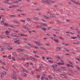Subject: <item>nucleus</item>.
<instances>
[{
    "label": "nucleus",
    "mask_w": 80,
    "mask_h": 80,
    "mask_svg": "<svg viewBox=\"0 0 80 80\" xmlns=\"http://www.w3.org/2000/svg\"><path fill=\"white\" fill-rule=\"evenodd\" d=\"M23 71L24 72H26V73H28V72L27 71V70L23 69Z\"/></svg>",
    "instance_id": "72a5a7b5"
},
{
    "label": "nucleus",
    "mask_w": 80,
    "mask_h": 80,
    "mask_svg": "<svg viewBox=\"0 0 80 80\" xmlns=\"http://www.w3.org/2000/svg\"><path fill=\"white\" fill-rule=\"evenodd\" d=\"M66 51H67V52H70V50H68L67 48H64V49Z\"/></svg>",
    "instance_id": "4c0bfd02"
},
{
    "label": "nucleus",
    "mask_w": 80,
    "mask_h": 80,
    "mask_svg": "<svg viewBox=\"0 0 80 80\" xmlns=\"http://www.w3.org/2000/svg\"><path fill=\"white\" fill-rule=\"evenodd\" d=\"M40 48V49H41L42 50H47V49L43 47H42L41 48Z\"/></svg>",
    "instance_id": "393cba45"
},
{
    "label": "nucleus",
    "mask_w": 80,
    "mask_h": 80,
    "mask_svg": "<svg viewBox=\"0 0 80 80\" xmlns=\"http://www.w3.org/2000/svg\"><path fill=\"white\" fill-rule=\"evenodd\" d=\"M73 43H74L75 44H77L78 43V42L77 41H74L73 42Z\"/></svg>",
    "instance_id": "c9c22d12"
},
{
    "label": "nucleus",
    "mask_w": 80,
    "mask_h": 80,
    "mask_svg": "<svg viewBox=\"0 0 80 80\" xmlns=\"http://www.w3.org/2000/svg\"><path fill=\"white\" fill-rule=\"evenodd\" d=\"M16 11H17V12H23V10L19 9H16Z\"/></svg>",
    "instance_id": "a211bd4d"
},
{
    "label": "nucleus",
    "mask_w": 80,
    "mask_h": 80,
    "mask_svg": "<svg viewBox=\"0 0 80 80\" xmlns=\"http://www.w3.org/2000/svg\"><path fill=\"white\" fill-rule=\"evenodd\" d=\"M43 25H44V26H47V24H45V23H43L42 24Z\"/></svg>",
    "instance_id": "0e129e2a"
},
{
    "label": "nucleus",
    "mask_w": 80,
    "mask_h": 80,
    "mask_svg": "<svg viewBox=\"0 0 80 80\" xmlns=\"http://www.w3.org/2000/svg\"><path fill=\"white\" fill-rule=\"evenodd\" d=\"M46 46H48L49 47H50V46H51L50 44H46Z\"/></svg>",
    "instance_id": "a18cd8bd"
},
{
    "label": "nucleus",
    "mask_w": 80,
    "mask_h": 80,
    "mask_svg": "<svg viewBox=\"0 0 80 80\" xmlns=\"http://www.w3.org/2000/svg\"><path fill=\"white\" fill-rule=\"evenodd\" d=\"M53 17H54V16L53 15H51L50 16V18H53Z\"/></svg>",
    "instance_id": "774afa93"
},
{
    "label": "nucleus",
    "mask_w": 80,
    "mask_h": 80,
    "mask_svg": "<svg viewBox=\"0 0 80 80\" xmlns=\"http://www.w3.org/2000/svg\"><path fill=\"white\" fill-rule=\"evenodd\" d=\"M49 1H50V2L52 3H56V2L55 1H53L52 0H51V1H50V0H49Z\"/></svg>",
    "instance_id": "c85d7f7f"
},
{
    "label": "nucleus",
    "mask_w": 80,
    "mask_h": 80,
    "mask_svg": "<svg viewBox=\"0 0 80 80\" xmlns=\"http://www.w3.org/2000/svg\"><path fill=\"white\" fill-rule=\"evenodd\" d=\"M34 5H35V6H38V4L37 3H35L34 4Z\"/></svg>",
    "instance_id": "bf43d9fd"
},
{
    "label": "nucleus",
    "mask_w": 80,
    "mask_h": 80,
    "mask_svg": "<svg viewBox=\"0 0 80 80\" xmlns=\"http://www.w3.org/2000/svg\"><path fill=\"white\" fill-rule=\"evenodd\" d=\"M4 45H5V46H8V45H10L11 44L10 43H4Z\"/></svg>",
    "instance_id": "0eeeda50"
},
{
    "label": "nucleus",
    "mask_w": 80,
    "mask_h": 80,
    "mask_svg": "<svg viewBox=\"0 0 80 80\" xmlns=\"http://www.w3.org/2000/svg\"><path fill=\"white\" fill-rule=\"evenodd\" d=\"M36 28H42V26L41 25H38L37 26H36Z\"/></svg>",
    "instance_id": "2eb2a0df"
},
{
    "label": "nucleus",
    "mask_w": 80,
    "mask_h": 80,
    "mask_svg": "<svg viewBox=\"0 0 80 80\" xmlns=\"http://www.w3.org/2000/svg\"><path fill=\"white\" fill-rule=\"evenodd\" d=\"M12 60H13V61H16L15 59V58H14V57H12Z\"/></svg>",
    "instance_id": "2f4dec72"
},
{
    "label": "nucleus",
    "mask_w": 80,
    "mask_h": 80,
    "mask_svg": "<svg viewBox=\"0 0 80 80\" xmlns=\"http://www.w3.org/2000/svg\"><path fill=\"white\" fill-rule=\"evenodd\" d=\"M8 58L10 60V58H11V55H9V56L8 57Z\"/></svg>",
    "instance_id": "ea45409f"
},
{
    "label": "nucleus",
    "mask_w": 80,
    "mask_h": 80,
    "mask_svg": "<svg viewBox=\"0 0 80 80\" xmlns=\"http://www.w3.org/2000/svg\"><path fill=\"white\" fill-rule=\"evenodd\" d=\"M41 76L40 75H38V76H36V78H40V77Z\"/></svg>",
    "instance_id": "c03bdc74"
},
{
    "label": "nucleus",
    "mask_w": 80,
    "mask_h": 80,
    "mask_svg": "<svg viewBox=\"0 0 80 80\" xmlns=\"http://www.w3.org/2000/svg\"><path fill=\"white\" fill-rule=\"evenodd\" d=\"M42 30L43 31H46V30H47V28H42Z\"/></svg>",
    "instance_id": "5701e85b"
},
{
    "label": "nucleus",
    "mask_w": 80,
    "mask_h": 80,
    "mask_svg": "<svg viewBox=\"0 0 80 80\" xmlns=\"http://www.w3.org/2000/svg\"><path fill=\"white\" fill-rule=\"evenodd\" d=\"M35 57L36 58H40V57L38 56H37V55H35Z\"/></svg>",
    "instance_id": "052dcab7"
},
{
    "label": "nucleus",
    "mask_w": 80,
    "mask_h": 80,
    "mask_svg": "<svg viewBox=\"0 0 80 80\" xmlns=\"http://www.w3.org/2000/svg\"><path fill=\"white\" fill-rule=\"evenodd\" d=\"M4 21H2L1 22V23H2V24H4Z\"/></svg>",
    "instance_id": "680f3d73"
},
{
    "label": "nucleus",
    "mask_w": 80,
    "mask_h": 80,
    "mask_svg": "<svg viewBox=\"0 0 80 80\" xmlns=\"http://www.w3.org/2000/svg\"><path fill=\"white\" fill-rule=\"evenodd\" d=\"M38 42H37V45H38V46H41L42 45H43V44H40V42H38Z\"/></svg>",
    "instance_id": "423d86ee"
},
{
    "label": "nucleus",
    "mask_w": 80,
    "mask_h": 80,
    "mask_svg": "<svg viewBox=\"0 0 80 80\" xmlns=\"http://www.w3.org/2000/svg\"><path fill=\"white\" fill-rule=\"evenodd\" d=\"M70 45V44L68 43L67 44H66V43H64L63 46H68V45Z\"/></svg>",
    "instance_id": "ddd939ff"
},
{
    "label": "nucleus",
    "mask_w": 80,
    "mask_h": 80,
    "mask_svg": "<svg viewBox=\"0 0 80 80\" xmlns=\"http://www.w3.org/2000/svg\"><path fill=\"white\" fill-rule=\"evenodd\" d=\"M13 3L15 4H18V1H14L13 2Z\"/></svg>",
    "instance_id": "9d476101"
},
{
    "label": "nucleus",
    "mask_w": 80,
    "mask_h": 80,
    "mask_svg": "<svg viewBox=\"0 0 80 80\" xmlns=\"http://www.w3.org/2000/svg\"><path fill=\"white\" fill-rule=\"evenodd\" d=\"M7 4L8 5H12V4H13V3H12V2H8V3H7Z\"/></svg>",
    "instance_id": "c756f323"
},
{
    "label": "nucleus",
    "mask_w": 80,
    "mask_h": 80,
    "mask_svg": "<svg viewBox=\"0 0 80 80\" xmlns=\"http://www.w3.org/2000/svg\"><path fill=\"white\" fill-rule=\"evenodd\" d=\"M56 57L57 58H58V59H59V60H61L62 59V58H60V57L58 56H56Z\"/></svg>",
    "instance_id": "aec40b11"
},
{
    "label": "nucleus",
    "mask_w": 80,
    "mask_h": 80,
    "mask_svg": "<svg viewBox=\"0 0 80 80\" xmlns=\"http://www.w3.org/2000/svg\"><path fill=\"white\" fill-rule=\"evenodd\" d=\"M67 75H72V74H71L70 73L68 72H67Z\"/></svg>",
    "instance_id": "e2e57ef3"
},
{
    "label": "nucleus",
    "mask_w": 80,
    "mask_h": 80,
    "mask_svg": "<svg viewBox=\"0 0 80 80\" xmlns=\"http://www.w3.org/2000/svg\"><path fill=\"white\" fill-rule=\"evenodd\" d=\"M66 21L67 22H70V20L69 19H67L66 20Z\"/></svg>",
    "instance_id": "69168bd1"
},
{
    "label": "nucleus",
    "mask_w": 80,
    "mask_h": 80,
    "mask_svg": "<svg viewBox=\"0 0 80 80\" xmlns=\"http://www.w3.org/2000/svg\"><path fill=\"white\" fill-rule=\"evenodd\" d=\"M10 17H17V16L15 15H11Z\"/></svg>",
    "instance_id": "f3484780"
},
{
    "label": "nucleus",
    "mask_w": 80,
    "mask_h": 80,
    "mask_svg": "<svg viewBox=\"0 0 80 80\" xmlns=\"http://www.w3.org/2000/svg\"><path fill=\"white\" fill-rule=\"evenodd\" d=\"M57 67V64H53L52 65V66H51V68H53V69H54L55 68Z\"/></svg>",
    "instance_id": "7ed1b4c3"
},
{
    "label": "nucleus",
    "mask_w": 80,
    "mask_h": 80,
    "mask_svg": "<svg viewBox=\"0 0 80 80\" xmlns=\"http://www.w3.org/2000/svg\"><path fill=\"white\" fill-rule=\"evenodd\" d=\"M12 78L14 80H17V77H16V76H15L14 77H13Z\"/></svg>",
    "instance_id": "412c9836"
},
{
    "label": "nucleus",
    "mask_w": 80,
    "mask_h": 80,
    "mask_svg": "<svg viewBox=\"0 0 80 80\" xmlns=\"http://www.w3.org/2000/svg\"><path fill=\"white\" fill-rule=\"evenodd\" d=\"M59 69H61V70H65V71H67V68L64 67H61L59 68Z\"/></svg>",
    "instance_id": "20e7f679"
},
{
    "label": "nucleus",
    "mask_w": 80,
    "mask_h": 80,
    "mask_svg": "<svg viewBox=\"0 0 80 80\" xmlns=\"http://www.w3.org/2000/svg\"><path fill=\"white\" fill-rule=\"evenodd\" d=\"M61 76L63 78H65V76L63 75H61Z\"/></svg>",
    "instance_id": "864d4df0"
},
{
    "label": "nucleus",
    "mask_w": 80,
    "mask_h": 80,
    "mask_svg": "<svg viewBox=\"0 0 80 80\" xmlns=\"http://www.w3.org/2000/svg\"><path fill=\"white\" fill-rule=\"evenodd\" d=\"M42 2H44V3H45L46 4H48V5H50L51 6L52 5V4H51V3L49 2L47 0H42Z\"/></svg>",
    "instance_id": "f257e3e1"
},
{
    "label": "nucleus",
    "mask_w": 80,
    "mask_h": 80,
    "mask_svg": "<svg viewBox=\"0 0 80 80\" xmlns=\"http://www.w3.org/2000/svg\"><path fill=\"white\" fill-rule=\"evenodd\" d=\"M54 70H53V72H56V71H58V69H57L56 68H54Z\"/></svg>",
    "instance_id": "6ab92c4d"
},
{
    "label": "nucleus",
    "mask_w": 80,
    "mask_h": 80,
    "mask_svg": "<svg viewBox=\"0 0 80 80\" xmlns=\"http://www.w3.org/2000/svg\"><path fill=\"white\" fill-rule=\"evenodd\" d=\"M62 48L61 47H57L56 48V49H57V50H61Z\"/></svg>",
    "instance_id": "f8f14e48"
},
{
    "label": "nucleus",
    "mask_w": 80,
    "mask_h": 80,
    "mask_svg": "<svg viewBox=\"0 0 80 80\" xmlns=\"http://www.w3.org/2000/svg\"><path fill=\"white\" fill-rule=\"evenodd\" d=\"M5 33H6V35H8V34H9L10 32L8 31H6L5 32Z\"/></svg>",
    "instance_id": "a878e982"
},
{
    "label": "nucleus",
    "mask_w": 80,
    "mask_h": 80,
    "mask_svg": "<svg viewBox=\"0 0 80 80\" xmlns=\"http://www.w3.org/2000/svg\"><path fill=\"white\" fill-rule=\"evenodd\" d=\"M45 74H43L41 77V80H43L45 79Z\"/></svg>",
    "instance_id": "39448f33"
},
{
    "label": "nucleus",
    "mask_w": 80,
    "mask_h": 80,
    "mask_svg": "<svg viewBox=\"0 0 80 80\" xmlns=\"http://www.w3.org/2000/svg\"><path fill=\"white\" fill-rule=\"evenodd\" d=\"M13 22H15V23H18V24L19 23V22H17V21L16 20H13Z\"/></svg>",
    "instance_id": "cd10ccee"
},
{
    "label": "nucleus",
    "mask_w": 80,
    "mask_h": 80,
    "mask_svg": "<svg viewBox=\"0 0 80 80\" xmlns=\"http://www.w3.org/2000/svg\"><path fill=\"white\" fill-rule=\"evenodd\" d=\"M35 11H39V10H40V9L39 8H36L35 9Z\"/></svg>",
    "instance_id": "7c9ffc66"
},
{
    "label": "nucleus",
    "mask_w": 80,
    "mask_h": 80,
    "mask_svg": "<svg viewBox=\"0 0 80 80\" xmlns=\"http://www.w3.org/2000/svg\"><path fill=\"white\" fill-rule=\"evenodd\" d=\"M20 22H22L23 23H25V20H20Z\"/></svg>",
    "instance_id": "49530a36"
},
{
    "label": "nucleus",
    "mask_w": 80,
    "mask_h": 80,
    "mask_svg": "<svg viewBox=\"0 0 80 80\" xmlns=\"http://www.w3.org/2000/svg\"><path fill=\"white\" fill-rule=\"evenodd\" d=\"M1 68L3 70H5V68H4V66H1Z\"/></svg>",
    "instance_id": "6e6d98bb"
},
{
    "label": "nucleus",
    "mask_w": 80,
    "mask_h": 80,
    "mask_svg": "<svg viewBox=\"0 0 80 80\" xmlns=\"http://www.w3.org/2000/svg\"><path fill=\"white\" fill-rule=\"evenodd\" d=\"M12 48L11 47H7V49L8 50H11Z\"/></svg>",
    "instance_id": "f704fd0d"
},
{
    "label": "nucleus",
    "mask_w": 80,
    "mask_h": 80,
    "mask_svg": "<svg viewBox=\"0 0 80 80\" xmlns=\"http://www.w3.org/2000/svg\"><path fill=\"white\" fill-rule=\"evenodd\" d=\"M57 64L58 65H61V62H58L57 63Z\"/></svg>",
    "instance_id": "8fccbe9b"
},
{
    "label": "nucleus",
    "mask_w": 80,
    "mask_h": 80,
    "mask_svg": "<svg viewBox=\"0 0 80 80\" xmlns=\"http://www.w3.org/2000/svg\"><path fill=\"white\" fill-rule=\"evenodd\" d=\"M76 67L79 70H80V68L78 67V66H76Z\"/></svg>",
    "instance_id": "338daca9"
},
{
    "label": "nucleus",
    "mask_w": 80,
    "mask_h": 80,
    "mask_svg": "<svg viewBox=\"0 0 80 80\" xmlns=\"http://www.w3.org/2000/svg\"><path fill=\"white\" fill-rule=\"evenodd\" d=\"M0 38H5V36L4 35H1L0 36Z\"/></svg>",
    "instance_id": "bb28decb"
},
{
    "label": "nucleus",
    "mask_w": 80,
    "mask_h": 80,
    "mask_svg": "<svg viewBox=\"0 0 80 80\" xmlns=\"http://www.w3.org/2000/svg\"><path fill=\"white\" fill-rule=\"evenodd\" d=\"M2 47H3L4 48H5V47H3V46H1V51L2 52H3V51L4 50L2 48Z\"/></svg>",
    "instance_id": "b1692460"
},
{
    "label": "nucleus",
    "mask_w": 80,
    "mask_h": 80,
    "mask_svg": "<svg viewBox=\"0 0 80 80\" xmlns=\"http://www.w3.org/2000/svg\"><path fill=\"white\" fill-rule=\"evenodd\" d=\"M77 38V37H71L70 38H71V39H75V38Z\"/></svg>",
    "instance_id": "37998d69"
},
{
    "label": "nucleus",
    "mask_w": 80,
    "mask_h": 80,
    "mask_svg": "<svg viewBox=\"0 0 80 80\" xmlns=\"http://www.w3.org/2000/svg\"><path fill=\"white\" fill-rule=\"evenodd\" d=\"M46 35L47 36H50V34L49 33H46Z\"/></svg>",
    "instance_id": "4d7b16f0"
},
{
    "label": "nucleus",
    "mask_w": 80,
    "mask_h": 80,
    "mask_svg": "<svg viewBox=\"0 0 80 80\" xmlns=\"http://www.w3.org/2000/svg\"><path fill=\"white\" fill-rule=\"evenodd\" d=\"M66 66L67 67H68V68H69V67H70V66H72V65H70V64H66Z\"/></svg>",
    "instance_id": "dca6fc26"
},
{
    "label": "nucleus",
    "mask_w": 80,
    "mask_h": 80,
    "mask_svg": "<svg viewBox=\"0 0 80 80\" xmlns=\"http://www.w3.org/2000/svg\"><path fill=\"white\" fill-rule=\"evenodd\" d=\"M8 24L7 23H5L4 24V25H5L6 27H8Z\"/></svg>",
    "instance_id": "de8ad7c7"
},
{
    "label": "nucleus",
    "mask_w": 80,
    "mask_h": 80,
    "mask_svg": "<svg viewBox=\"0 0 80 80\" xmlns=\"http://www.w3.org/2000/svg\"><path fill=\"white\" fill-rule=\"evenodd\" d=\"M34 20H38V19L37 18L35 17L34 18Z\"/></svg>",
    "instance_id": "3c124183"
},
{
    "label": "nucleus",
    "mask_w": 80,
    "mask_h": 80,
    "mask_svg": "<svg viewBox=\"0 0 80 80\" xmlns=\"http://www.w3.org/2000/svg\"><path fill=\"white\" fill-rule=\"evenodd\" d=\"M70 28H71V29L72 30H73L75 29V28L72 27H70Z\"/></svg>",
    "instance_id": "09e8293b"
},
{
    "label": "nucleus",
    "mask_w": 80,
    "mask_h": 80,
    "mask_svg": "<svg viewBox=\"0 0 80 80\" xmlns=\"http://www.w3.org/2000/svg\"><path fill=\"white\" fill-rule=\"evenodd\" d=\"M13 7H14V8H17V7H18V6H15V5H13L12 6Z\"/></svg>",
    "instance_id": "603ef678"
},
{
    "label": "nucleus",
    "mask_w": 80,
    "mask_h": 80,
    "mask_svg": "<svg viewBox=\"0 0 80 80\" xmlns=\"http://www.w3.org/2000/svg\"><path fill=\"white\" fill-rule=\"evenodd\" d=\"M13 75L14 76H15V75H16V71L15 70H13Z\"/></svg>",
    "instance_id": "4468645a"
},
{
    "label": "nucleus",
    "mask_w": 80,
    "mask_h": 80,
    "mask_svg": "<svg viewBox=\"0 0 80 80\" xmlns=\"http://www.w3.org/2000/svg\"><path fill=\"white\" fill-rule=\"evenodd\" d=\"M59 38L61 39V40H64V38H63V37H62V36H60V37H59Z\"/></svg>",
    "instance_id": "58836bf2"
},
{
    "label": "nucleus",
    "mask_w": 80,
    "mask_h": 80,
    "mask_svg": "<svg viewBox=\"0 0 80 80\" xmlns=\"http://www.w3.org/2000/svg\"><path fill=\"white\" fill-rule=\"evenodd\" d=\"M41 20V21H42V22H46V21L43 19H42Z\"/></svg>",
    "instance_id": "473e14b6"
},
{
    "label": "nucleus",
    "mask_w": 80,
    "mask_h": 80,
    "mask_svg": "<svg viewBox=\"0 0 80 80\" xmlns=\"http://www.w3.org/2000/svg\"><path fill=\"white\" fill-rule=\"evenodd\" d=\"M30 47H32V48H35V46H33V45H32L31 44V45H30Z\"/></svg>",
    "instance_id": "e433bc0d"
},
{
    "label": "nucleus",
    "mask_w": 80,
    "mask_h": 80,
    "mask_svg": "<svg viewBox=\"0 0 80 80\" xmlns=\"http://www.w3.org/2000/svg\"><path fill=\"white\" fill-rule=\"evenodd\" d=\"M43 16L46 19H50V18H49V17H48L47 16L43 15Z\"/></svg>",
    "instance_id": "9b49d317"
},
{
    "label": "nucleus",
    "mask_w": 80,
    "mask_h": 80,
    "mask_svg": "<svg viewBox=\"0 0 80 80\" xmlns=\"http://www.w3.org/2000/svg\"><path fill=\"white\" fill-rule=\"evenodd\" d=\"M21 15H22V16H26V14L24 13H22L21 14Z\"/></svg>",
    "instance_id": "5fc2aeb1"
},
{
    "label": "nucleus",
    "mask_w": 80,
    "mask_h": 80,
    "mask_svg": "<svg viewBox=\"0 0 80 80\" xmlns=\"http://www.w3.org/2000/svg\"><path fill=\"white\" fill-rule=\"evenodd\" d=\"M51 77V75H49V76H48V78H49V79H50V80H52V78H52V77Z\"/></svg>",
    "instance_id": "a19ab883"
},
{
    "label": "nucleus",
    "mask_w": 80,
    "mask_h": 80,
    "mask_svg": "<svg viewBox=\"0 0 80 80\" xmlns=\"http://www.w3.org/2000/svg\"><path fill=\"white\" fill-rule=\"evenodd\" d=\"M53 40L55 42L56 44H58L60 42V41L56 39H54Z\"/></svg>",
    "instance_id": "f03ea898"
},
{
    "label": "nucleus",
    "mask_w": 80,
    "mask_h": 80,
    "mask_svg": "<svg viewBox=\"0 0 80 80\" xmlns=\"http://www.w3.org/2000/svg\"><path fill=\"white\" fill-rule=\"evenodd\" d=\"M30 58L31 60H32L33 61V60L34 59V58L32 57H30Z\"/></svg>",
    "instance_id": "79ce46f5"
},
{
    "label": "nucleus",
    "mask_w": 80,
    "mask_h": 80,
    "mask_svg": "<svg viewBox=\"0 0 80 80\" xmlns=\"http://www.w3.org/2000/svg\"><path fill=\"white\" fill-rule=\"evenodd\" d=\"M23 50L22 49H18L16 50V51L19 52L22 51Z\"/></svg>",
    "instance_id": "6e6552de"
},
{
    "label": "nucleus",
    "mask_w": 80,
    "mask_h": 80,
    "mask_svg": "<svg viewBox=\"0 0 80 80\" xmlns=\"http://www.w3.org/2000/svg\"><path fill=\"white\" fill-rule=\"evenodd\" d=\"M14 37H17V38L18 37V36H17V34H14Z\"/></svg>",
    "instance_id": "13d9d810"
},
{
    "label": "nucleus",
    "mask_w": 80,
    "mask_h": 80,
    "mask_svg": "<svg viewBox=\"0 0 80 80\" xmlns=\"http://www.w3.org/2000/svg\"><path fill=\"white\" fill-rule=\"evenodd\" d=\"M15 43H16L17 44H20V42L18 41H17L15 40V41L14 42Z\"/></svg>",
    "instance_id": "1a4fd4ad"
},
{
    "label": "nucleus",
    "mask_w": 80,
    "mask_h": 80,
    "mask_svg": "<svg viewBox=\"0 0 80 80\" xmlns=\"http://www.w3.org/2000/svg\"><path fill=\"white\" fill-rule=\"evenodd\" d=\"M12 54L14 56V57H17V54L15 52H12Z\"/></svg>",
    "instance_id": "4be33fe9"
}]
</instances>
